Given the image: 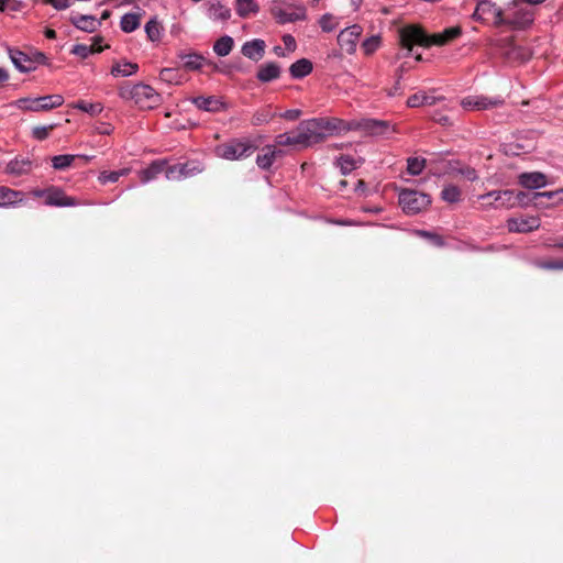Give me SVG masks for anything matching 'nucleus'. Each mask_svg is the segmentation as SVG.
<instances>
[{"label": "nucleus", "instance_id": "nucleus-1", "mask_svg": "<svg viewBox=\"0 0 563 563\" xmlns=\"http://www.w3.org/2000/svg\"><path fill=\"white\" fill-rule=\"evenodd\" d=\"M462 34L460 26H451L442 32L428 34L421 26L407 25L399 32V42L402 48L407 49L416 60H422V54L418 48H429L431 46H444Z\"/></svg>", "mask_w": 563, "mask_h": 563}, {"label": "nucleus", "instance_id": "nucleus-2", "mask_svg": "<svg viewBox=\"0 0 563 563\" xmlns=\"http://www.w3.org/2000/svg\"><path fill=\"white\" fill-rule=\"evenodd\" d=\"M120 96L124 100L133 101L141 109H152L161 101L159 95L144 84H124L120 87Z\"/></svg>", "mask_w": 563, "mask_h": 563}, {"label": "nucleus", "instance_id": "nucleus-3", "mask_svg": "<svg viewBox=\"0 0 563 563\" xmlns=\"http://www.w3.org/2000/svg\"><path fill=\"white\" fill-rule=\"evenodd\" d=\"M534 15V9L525 7L517 3V0H512V2L504 9L503 26H507L510 30H525L533 23Z\"/></svg>", "mask_w": 563, "mask_h": 563}, {"label": "nucleus", "instance_id": "nucleus-4", "mask_svg": "<svg viewBox=\"0 0 563 563\" xmlns=\"http://www.w3.org/2000/svg\"><path fill=\"white\" fill-rule=\"evenodd\" d=\"M271 13L280 24L302 21L307 16L303 5L287 2H274Z\"/></svg>", "mask_w": 563, "mask_h": 563}, {"label": "nucleus", "instance_id": "nucleus-5", "mask_svg": "<svg viewBox=\"0 0 563 563\" xmlns=\"http://www.w3.org/2000/svg\"><path fill=\"white\" fill-rule=\"evenodd\" d=\"M431 203L427 194L411 189H404L399 192V205L407 214H416L426 210Z\"/></svg>", "mask_w": 563, "mask_h": 563}, {"label": "nucleus", "instance_id": "nucleus-6", "mask_svg": "<svg viewBox=\"0 0 563 563\" xmlns=\"http://www.w3.org/2000/svg\"><path fill=\"white\" fill-rule=\"evenodd\" d=\"M352 128L354 131H361L369 136H383L389 132H396V126L389 121L376 120L364 118L360 120H352Z\"/></svg>", "mask_w": 563, "mask_h": 563}, {"label": "nucleus", "instance_id": "nucleus-7", "mask_svg": "<svg viewBox=\"0 0 563 563\" xmlns=\"http://www.w3.org/2000/svg\"><path fill=\"white\" fill-rule=\"evenodd\" d=\"M64 103L60 95H51L38 98H22L16 101V106L21 110L26 111H47L57 108Z\"/></svg>", "mask_w": 563, "mask_h": 563}, {"label": "nucleus", "instance_id": "nucleus-8", "mask_svg": "<svg viewBox=\"0 0 563 563\" xmlns=\"http://www.w3.org/2000/svg\"><path fill=\"white\" fill-rule=\"evenodd\" d=\"M253 152V146L250 142L233 140L228 143L221 144L216 148L219 157L235 161L249 156Z\"/></svg>", "mask_w": 563, "mask_h": 563}, {"label": "nucleus", "instance_id": "nucleus-9", "mask_svg": "<svg viewBox=\"0 0 563 563\" xmlns=\"http://www.w3.org/2000/svg\"><path fill=\"white\" fill-rule=\"evenodd\" d=\"M486 208H514L516 207L515 194L511 190H495L478 197Z\"/></svg>", "mask_w": 563, "mask_h": 563}, {"label": "nucleus", "instance_id": "nucleus-10", "mask_svg": "<svg viewBox=\"0 0 563 563\" xmlns=\"http://www.w3.org/2000/svg\"><path fill=\"white\" fill-rule=\"evenodd\" d=\"M504 9L497 7L489 0H482L477 3L474 18L483 21L492 20L495 26H503Z\"/></svg>", "mask_w": 563, "mask_h": 563}, {"label": "nucleus", "instance_id": "nucleus-11", "mask_svg": "<svg viewBox=\"0 0 563 563\" xmlns=\"http://www.w3.org/2000/svg\"><path fill=\"white\" fill-rule=\"evenodd\" d=\"M503 147L507 155H521L534 150L536 139L532 133L518 135L512 141L504 143Z\"/></svg>", "mask_w": 563, "mask_h": 563}, {"label": "nucleus", "instance_id": "nucleus-12", "mask_svg": "<svg viewBox=\"0 0 563 563\" xmlns=\"http://www.w3.org/2000/svg\"><path fill=\"white\" fill-rule=\"evenodd\" d=\"M298 128L306 140V145L308 146L319 143L325 139L320 118L302 121Z\"/></svg>", "mask_w": 563, "mask_h": 563}, {"label": "nucleus", "instance_id": "nucleus-13", "mask_svg": "<svg viewBox=\"0 0 563 563\" xmlns=\"http://www.w3.org/2000/svg\"><path fill=\"white\" fill-rule=\"evenodd\" d=\"M504 100L500 98H488L484 96H473L462 99L461 106L466 110H489L500 107Z\"/></svg>", "mask_w": 563, "mask_h": 563}, {"label": "nucleus", "instance_id": "nucleus-14", "mask_svg": "<svg viewBox=\"0 0 563 563\" xmlns=\"http://www.w3.org/2000/svg\"><path fill=\"white\" fill-rule=\"evenodd\" d=\"M362 34V27L357 24L351 25L338 35V43L341 49L351 54L355 51L357 41Z\"/></svg>", "mask_w": 563, "mask_h": 563}, {"label": "nucleus", "instance_id": "nucleus-15", "mask_svg": "<svg viewBox=\"0 0 563 563\" xmlns=\"http://www.w3.org/2000/svg\"><path fill=\"white\" fill-rule=\"evenodd\" d=\"M507 229L514 233H529L540 227V219L538 217H520L510 218L507 220Z\"/></svg>", "mask_w": 563, "mask_h": 563}, {"label": "nucleus", "instance_id": "nucleus-16", "mask_svg": "<svg viewBox=\"0 0 563 563\" xmlns=\"http://www.w3.org/2000/svg\"><path fill=\"white\" fill-rule=\"evenodd\" d=\"M45 205L54 207H74L78 206L79 201L70 196H67L62 189L57 187H49L47 197L45 199Z\"/></svg>", "mask_w": 563, "mask_h": 563}, {"label": "nucleus", "instance_id": "nucleus-17", "mask_svg": "<svg viewBox=\"0 0 563 563\" xmlns=\"http://www.w3.org/2000/svg\"><path fill=\"white\" fill-rule=\"evenodd\" d=\"M324 136L352 131V121H344L339 118H320Z\"/></svg>", "mask_w": 563, "mask_h": 563}, {"label": "nucleus", "instance_id": "nucleus-18", "mask_svg": "<svg viewBox=\"0 0 563 563\" xmlns=\"http://www.w3.org/2000/svg\"><path fill=\"white\" fill-rule=\"evenodd\" d=\"M192 102L198 109L212 113L220 112L227 108L225 103L214 96L197 97L192 99Z\"/></svg>", "mask_w": 563, "mask_h": 563}, {"label": "nucleus", "instance_id": "nucleus-19", "mask_svg": "<svg viewBox=\"0 0 563 563\" xmlns=\"http://www.w3.org/2000/svg\"><path fill=\"white\" fill-rule=\"evenodd\" d=\"M180 65L186 70H200L209 66L208 60L197 53H181L179 54Z\"/></svg>", "mask_w": 563, "mask_h": 563}, {"label": "nucleus", "instance_id": "nucleus-20", "mask_svg": "<svg viewBox=\"0 0 563 563\" xmlns=\"http://www.w3.org/2000/svg\"><path fill=\"white\" fill-rule=\"evenodd\" d=\"M518 180L521 186L528 189H538L547 185L545 175L539 172L522 173Z\"/></svg>", "mask_w": 563, "mask_h": 563}, {"label": "nucleus", "instance_id": "nucleus-21", "mask_svg": "<svg viewBox=\"0 0 563 563\" xmlns=\"http://www.w3.org/2000/svg\"><path fill=\"white\" fill-rule=\"evenodd\" d=\"M265 42L260 38L249 41L242 46V54L253 60H260L265 52Z\"/></svg>", "mask_w": 563, "mask_h": 563}, {"label": "nucleus", "instance_id": "nucleus-22", "mask_svg": "<svg viewBox=\"0 0 563 563\" xmlns=\"http://www.w3.org/2000/svg\"><path fill=\"white\" fill-rule=\"evenodd\" d=\"M32 169V162L29 158H14L5 166V173L19 177L29 174Z\"/></svg>", "mask_w": 563, "mask_h": 563}, {"label": "nucleus", "instance_id": "nucleus-23", "mask_svg": "<svg viewBox=\"0 0 563 563\" xmlns=\"http://www.w3.org/2000/svg\"><path fill=\"white\" fill-rule=\"evenodd\" d=\"M207 15L212 21H228L231 18V10L220 1L210 2Z\"/></svg>", "mask_w": 563, "mask_h": 563}, {"label": "nucleus", "instance_id": "nucleus-24", "mask_svg": "<svg viewBox=\"0 0 563 563\" xmlns=\"http://www.w3.org/2000/svg\"><path fill=\"white\" fill-rule=\"evenodd\" d=\"M235 11L240 18L247 19L258 13L260 5L255 0H235Z\"/></svg>", "mask_w": 563, "mask_h": 563}, {"label": "nucleus", "instance_id": "nucleus-25", "mask_svg": "<svg viewBox=\"0 0 563 563\" xmlns=\"http://www.w3.org/2000/svg\"><path fill=\"white\" fill-rule=\"evenodd\" d=\"M194 172H200V168L198 166L189 168L188 164L174 165L166 169L165 175L168 180H178L183 177L191 175Z\"/></svg>", "mask_w": 563, "mask_h": 563}, {"label": "nucleus", "instance_id": "nucleus-26", "mask_svg": "<svg viewBox=\"0 0 563 563\" xmlns=\"http://www.w3.org/2000/svg\"><path fill=\"white\" fill-rule=\"evenodd\" d=\"M280 152L276 150L275 146L268 145L261 150V153L257 155L256 163L258 167L263 169L269 168L273 163L275 162V158L277 154Z\"/></svg>", "mask_w": 563, "mask_h": 563}, {"label": "nucleus", "instance_id": "nucleus-27", "mask_svg": "<svg viewBox=\"0 0 563 563\" xmlns=\"http://www.w3.org/2000/svg\"><path fill=\"white\" fill-rule=\"evenodd\" d=\"M22 194L5 186H0V207L13 206L22 201Z\"/></svg>", "mask_w": 563, "mask_h": 563}, {"label": "nucleus", "instance_id": "nucleus-28", "mask_svg": "<svg viewBox=\"0 0 563 563\" xmlns=\"http://www.w3.org/2000/svg\"><path fill=\"white\" fill-rule=\"evenodd\" d=\"M9 57L12 60L13 65L18 68V70H31L29 65V58H27V49L26 51H19L9 48L8 49Z\"/></svg>", "mask_w": 563, "mask_h": 563}, {"label": "nucleus", "instance_id": "nucleus-29", "mask_svg": "<svg viewBox=\"0 0 563 563\" xmlns=\"http://www.w3.org/2000/svg\"><path fill=\"white\" fill-rule=\"evenodd\" d=\"M27 66H30L31 70H35L37 66H51L48 57L44 53L35 51L33 48L27 49Z\"/></svg>", "mask_w": 563, "mask_h": 563}, {"label": "nucleus", "instance_id": "nucleus-30", "mask_svg": "<svg viewBox=\"0 0 563 563\" xmlns=\"http://www.w3.org/2000/svg\"><path fill=\"white\" fill-rule=\"evenodd\" d=\"M73 22L76 27L86 32H93L100 25V22L92 15H80Z\"/></svg>", "mask_w": 563, "mask_h": 563}, {"label": "nucleus", "instance_id": "nucleus-31", "mask_svg": "<svg viewBox=\"0 0 563 563\" xmlns=\"http://www.w3.org/2000/svg\"><path fill=\"white\" fill-rule=\"evenodd\" d=\"M164 170L163 162H154L147 168L140 172L142 183H148L157 177Z\"/></svg>", "mask_w": 563, "mask_h": 563}, {"label": "nucleus", "instance_id": "nucleus-32", "mask_svg": "<svg viewBox=\"0 0 563 563\" xmlns=\"http://www.w3.org/2000/svg\"><path fill=\"white\" fill-rule=\"evenodd\" d=\"M141 15L136 13H126L121 18V29L125 33H131L140 26Z\"/></svg>", "mask_w": 563, "mask_h": 563}, {"label": "nucleus", "instance_id": "nucleus-33", "mask_svg": "<svg viewBox=\"0 0 563 563\" xmlns=\"http://www.w3.org/2000/svg\"><path fill=\"white\" fill-rule=\"evenodd\" d=\"M435 98L427 95L426 92H417L410 96L407 100V104L410 108H417L423 104H434Z\"/></svg>", "mask_w": 563, "mask_h": 563}, {"label": "nucleus", "instance_id": "nucleus-34", "mask_svg": "<svg viewBox=\"0 0 563 563\" xmlns=\"http://www.w3.org/2000/svg\"><path fill=\"white\" fill-rule=\"evenodd\" d=\"M233 47V38L229 35L220 37L213 45V51L219 56H227Z\"/></svg>", "mask_w": 563, "mask_h": 563}, {"label": "nucleus", "instance_id": "nucleus-35", "mask_svg": "<svg viewBox=\"0 0 563 563\" xmlns=\"http://www.w3.org/2000/svg\"><path fill=\"white\" fill-rule=\"evenodd\" d=\"M362 164V159H355L347 155H342L338 158V165L343 174L351 173Z\"/></svg>", "mask_w": 563, "mask_h": 563}, {"label": "nucleus", "instance_id": "nucleus-36", "mask_svg": "<svg viewBox=\"0 0 563 563\" xmlns=\"http://www.w3.org/2000/svg\"><path fill=\"white\" fill-rule=\"evenodd\" d=\"M73 108L81 110L84 112L89 113L90 115L95 117L101 113L103 107L101 103H91L84 100H79L71 104Z\"/></svg>", "mask_w": 563, "mask_h": 563}, {"label": "nucleus", "instance_id": "nucleus-37", "mask_svg": "<svg viewBox=\"0 0 563 563\" xmlns=\"http://www.w3.org/2000/svg\"><path fill=\"white\" fill-rule=\"evenodd\" d=\"M78 156L76 155H70V154H66V155H57V156H54L52 157V164H53V167L55 169H58V170H64L68 167L71 166V164L74 163V161L77 158Z\"/></svg>", "mask_w": 563, "mask_h": 563}, {"label": "nucleus", "instance_id": "nucleus-38", "mask_svg": "<svg viewBox=\"0 0 563 563\" xmlns=\"http://www.w3.org/2000/svg\"><path fill=\"white\" fill-rule=\"evenodd\" d=\"M441 197L446 202H457L461 199V190L454 185H448L443 188Z\"/></svg>", "mask_w": 563, "mask_h": 563}, {"label": "nucleus", "instance_id": "nucleus-39", "mask_svg": "<svg viewBox=\"0 0 563 563\" xmlns=\"http://www.w3.org/2000/svg\"><path fill=\"white\" fill-rule=\"evenodd\" d=\"M273 117H274V113L272 112V110L268 107L262 108L254 113V115L252 118V123H253V125H256V126L262 125V124L267 123Z\"/></svg>", "mask_w": 563, "mask_h": 563}, {"label": "nucleus", "instance_id": "nucleus-40", "mask_svg": "<svg viewBox=\"0 0 563 563\" xmlns=\"http://www.w3.org/2000/svg\"><path fill=\"white\" fill-rule=\"evenodd\" d=\"M426 164L427 161L424 158L410 157L407 161V170L411 175H419L423 170Z\"/></svg>", "mask_w": 563, "mask_h": 563}, {"label": "nucleus", "instance_id": "nucleus-41", "mask_svg": "<svg viewBox=\"0 0 563 563\" xmlns=\"http://www.w3.org/2000/svg\"><path fill=\"white\" fill-rule=\"evenodd\" d=\"M145 32L148 40H151L152 42L158 41L161 37V27L158 22L156 20H150L145 24Z\"/></svg>", "mask_w": 563, "mask_h": 563}, {"label": "nucleus", "instance_id": "nucleus-42", "mask_svg": "<svg viewBox=\"0 0 563 563\" xmlns=\"http://www.w3.org/2000/svg\"><path fill=\"white\" fill-rule=\"evenodd\" d=\"M379 44H380L379 36L374 35V36L366 38L362 43V49H363L364 54L369 55V54L374 53L379 47Z\"/></svg>", "mask_w": 563, "mask_h": 563}, {"label": "nucleus", "instance_id": "nucleus-43", "mask_svg": "<svg viewBox=\"0 0 563 563\" xmlns=\"http://www.w3.org/2000/svg\"><path fill=\"white\" fill-rule=\"evenodd\" d=\"M320 27L324 32H331L336 27V22L333 18V15L327 13L323 14L319 20Z\"/></svg>", "mask_w": 563, "mask_h": 563}, {"label": "nucleus", "instance_id": "nucleus-44", "mask_svg": "<svg viewBox=\"0 0 563 563\" xmlns=\"http://www.w3.org/2000/svg\"><path fill=\"white\" fill-rule=\"evenodd\" d=\"M55 128V124H51V125H43V126H35L33 128L32 130V135L33 137H35L36 140H45L48 135H49V132Z\"/></svg>", "mask_w": 563, "mask_h": 563}, {"label": "nucleus", "instance_id": "nucleus-45", "mask_svg": "<svg viewBox=\"0 0 563 563\" xmlns=\"http://www.w3.org/2000/svg\"><path fill=\"white\" fill-rule=\"evenodd\" d=\"M312 63L307 58H301L290 65L288 70H312Z\"/></svg>", "mask_w": 563, "mask_h": 563}, {"label": "nucleus", "instance_id": "nucleus-46", "mask_svg": "<svg viewBox=\"0 0 563 563\" xmlns=\"http://www.w3.org/2000/svg\"><path fill=\"white\" fill-rule=\"evenodd\" d=\"M276 144L282 146H296L291 133H283L276 137Z\"/></svg>", "mask_w": 563, "mask_h": 563}, {"label": "nucleus", "instance_id": "nucleus-47", "mask_svg": "<svg viewBox=\"0 0 563 563\" xmlns=\"http://www.w3.org/2000/svg\"><path fill=\"white\" fill-rule=\"evenodd\" d=\"M98 179L101 184L115 183L119 180V174H115V172L104 170L100 173Z\"/></svg>", "mask_w": 563, "mask_h": 563}, {"label": "nucleus", "instance_id": "nucleus-48", "mask_svg": "<svg viewBox=\"0 0 563 563\" xmlns=\"http://www.w3.org/2000/svg\"><path fill=\"white\" fill-rule=\"evenodd\" d=\"M291 134L297 147H308V145H306V140L303 139V135L299 128H297L295 132H291Z\"/></svg>", "mask_w": 563, "mask_h": 563}, {"label": "nucleus", "instance_id": "nucleus-49", "mask_svg": "<svg viewBox=\"0 0 563 563\" xmlns=\"http://www.w3.org/2000/svg\"><path fill=\"white\" fill-rule=\"evenodd\" d=\"M73 0H46V2L51 3L55 9L63 10L70 5Z\"/></svg>", "mask_w": 563, "mask_h": 563}, {"label": "nucleus", "instance_id": "nucleus-50", "mask_svg": "<svg viewBox=\"0 0 563 563\" xmlns=\"http://www.w3.org/2000/svg\"><path fill=\"white\" fill-rule=\"evenodd\" d=\"M283 42L285 44V49H287L288 52L295 51V48H296V41H295V38L290 34L284 35L283 36Z\"/></svg>", "mask_w": 563, "mask_h": 563}, {"label": "nucleus", "instance_id": "nucleus-51", "mask_svg": "<svg viewBox=\"0 0 563 563\" xmlns=\"http://www.w3.org/2000/svg\"><path fill=\"white\" fill-rule=\"evenodd\" d=\"M279 73H258L257 77L262 82H269L276 80Z\"/></svg>", "mask_w": 563, "mask_h": 563}, {"label": "nucleus", "instance_id": "nucleus-52", "mask_svg": "<svg viewBox=\"0 0 563 563\" xmlns=\"http://www.w3.org/2000/svg\"><path fill=\"white\" fill-rule=\"evenodd\" d=\"M544 269H563V261L547 262L540 264Z\"/></svg>", "mask_w": 563, "mask_h": 563}, {"label": "nucleus", "instance_id": "nucleus-53", "mask_svg": "<svg viewBox=\"0 0 563 563\" xmlns=\"http://www.w3.org/2000/svg\"><path fill=\"white\" fill-rule=\"evenodd\" d=\"M301 115V111L298 109L288 110L283 113V117L287 120H296Z\"/></svg>", "mask_w": 563, "mask_h": 563}, {"label": "nucleus", "instance_id": "nucleus-54", "mask_svg": "<svg viewBox=\"0 0 563 563\" xmlns=\"http://www.w3.org/2000/svg\"><path fill=\"white\" fill-rule=\"evenodd\" d=\"M556 194H558L556 191H543V192H536V194L533 195V198H534V199H538V198H543V197H545V198H548V199H551V198H553Z\"/></svg>", "mask_w": 563, "mask_h": 563}, {"label": "nucleus", "instance_id": "nucleus-55", "mask_svg": "<svg viewBox=\"0 0 563 563\" xmlns=\"http://www.w3.org/2000/svg\"><path fill=\"white\" fill-rule=\"evenodd\" d=\"M47 194H48V188L47 189H35V190L32 191V196L33 197H35V198H44V200L46 199Z\"/></svg>", "mask_w": 563, "mask_h": 563}, {"label": "nucleus", "instance_id": "nucleus-56", "mask_svg": "<svg viewBox=\"0 0 563 563\" xmlns=\"http://www.w3.org/2000/svg\"><path fill=\"white\" fill-rule=\"evenodd\" d=\"M97 131L100 134H110L112 131V128L109 124L103 123L97 128Z\"/></svg>", "mask_w": 563, "mask_h": 563}, {"label": "nucleus", "instance_id": "nucleus-57", "mask_svg": "<svg viewBox=\"0 0 563 563\" xmlns=\"http://www.w3.org/2000/svg\"><path fill=\"white\" fill-rule=\"evenodd\" d=\"M87 46L85 45H76L73 49V53L75 54H80V55H86V52H87Z\"/></svg>", "mask_w": 563, "mask_h": 563}, {"label": "nucleus", "instance_id": "nucleus-58", "mask_svg": "<svg viewBox=\"0 0 563 563\" xmlns=\"http://www.w3.org/2000/svg\"><path fill=\"white\" fill-rule=\"evenodd\" d=\"M262 70H267V71H271V70H280V66L275 64V63H267Z\"/></svg>", "mask_w": 563, "mask_h": 563}, {"label": "nucleus", "instance_id": "nucleus-59", "mask_svg": "<svg viewBox=\"0 0 563 563\" xmlns=\"http://www.w3.org/2000/svg\"><path fill=\"white\" fill-rule=\"evenodd\" d=\"M545 0H517V3H520V4H530V5H536V4H540L542 2H544Z\"/></svg>", "mask_w": 563, "mask_h": 563}, {"label": "nucleus", "instance_id": "nucleus-60", "mask_svg": "<svg viewBox=\"0 0 563 563\" xmlns=\"http://www.w3.org/2000/svg\"><path fill=\"white\" fill-rule=\"evenodd\" d=\"M526 197V194L520 191L518 192L517 195H515V198H516V203H522L523 202V199Z\"/></svg>", "mask_w": 563, "mask_h": 563}, {"label": "nucleus", "instance_id": "nucleus-61", "mask_svg": "<svg viewBox=\"0 0 563 563\" xmlns=\"http://www.w3.org/2000/svg\"><path fill=\"white\" fill-rule=\"evenodd\" d=\"M274 52L277 56H284L285 55V48H283L282 46H275L274 47Z\"/></svg>", "mask_w": 563, "mask_h": 563}, {"label": "nucleus", "instance_id": "nucleus-62", "mask_svg": "<svg viewBox=\"0 0 563 563\" xmlns=\"http://www.w3.org/2000/svg\"><path fill=\"white\" fill-rule=\"evenodd\" d=\"M45 35L48 38H55L56 37V32L54 30H52V29H47L46 32H45Z\"/></svg>", "mask_w": 563, "mask_h": 563}, {"label": "nucleus", "instance_id": "nucleus-63", "mask_svg": "<svg viewBox=\"0 0 563 563\" xmlns=\"http://www.w3.org/2000/svg\"><path fill=\"white\" fill-rule=\"evenodd\" d=\"M130 172L129 168H123V169H120V170H115V174H119V178L122 177V176H125L128 175Z\"/></svg>", "mask_w": 563, "mask_h": 563}, {"label": "nucleus", "instance_id": "nucleus-64", "mask_svg": "<svg viewBox=\"0 0 563 563\" xmlns=\"http://www.w3.org/2000/svg\"><path fill=\"white\" fill-rule=\"evenodd\" d=\"M9 79L8 73H0V85Z\"/></svg>", "mask_w": 563, "mask_h": 563}]
</instances>
